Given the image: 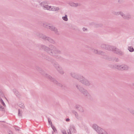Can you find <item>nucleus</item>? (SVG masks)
<instances>
[{
    "instance_id": "1",
    "label": "nucleus",
    "mask_w": 134,
    "mask_h": 134,
    "mask_svg": "<svg viewBox=\"0 0 134 134\" xmlns=\"http://www.w3.org/2000/svg\"><path fill=\"white\" fill-rule=\"evenodd\" d=\"M44 9H48L51 10L56 11L58 10L59 8H58L55 7H51L50 6L46 5L44 7Z\"/></svg>"
},
{
    "instance_id": "2",
    "label": "nucleus",
    "mask_w": 134,
    "mask_h": 134,
    "mask_svg": "<svg viewBox=\"0 0 134 134\" xmlns=\"http://www.w3.org/2000/svg\"><path fill=\"white\" fill-rule=\"evenodd\" d=\"M98 132L99 133L101 134H107L105 131L100 128L98 129Z\"/></svg>"
},
{
    "instance_id": "3",
    "label": "nucleus",
    "mask_w": 134,
    "mask_h": 134,
    "mask_svg": "<svg viewBox=\"0 0 134 134\" xmlns=\"http://www.w3.org/2000/svg\"><path fill=\"white\" fill-rule=\"evenodd\" d=\"M128 49L131 52H133L134 51V49L133 48L131 47H128Z\"/></svg>"
},
{
    "instance_id": "4",
    "label": "nucleus",
    "mask_w": 134,
    "mask_h": 134,
    "mask_svg": "<svg viewBox=\"0 0 134 134\" xmlns=\"http://www.w3.org/2000/svg\"><path fill=\"white\" fill-rule=\"evenodd\" d=\"M63 19L65 21H67L68 20V18L67 17V16L66 15H65L64 17H63Z\"/></svg>"
},
{
    "instance_id": "5",
    "label": "nucleus",
    "mask_w": 134,
    "mask_h": 134,
    "mask_svg": "<svg viewBox=\"0 0 134 134\" xmlns=\"http://www.w3.org/2000/svg\"><path fill=\"white\" fill-rule=\"evenodd\" d=\"M48 121L50 124L51 125V126H52V123L51 121V120L50 119H48Z\"/></svg>"
},
{
    "instance_id": "6",
    "label": "nucleus",
    "mask_w": 134,
    "mask_h": 134,
    "mask_svg": "<svg viewBox=\"0 0 134 134\" xmlns=\"http://www.w3.org/2000/svg\"><path fill=\"white\" fill-rule=\"evenodd\" d=\"M4 109V108L3 107H2L0 105V110H3Z\"/></svg>"
},
{
    "instance_id": "7",
    "label": "nucleus",
    "mask_w": 134,
    "mask_h": 134,
    "mask_svg": "<svg viewBox=\"0 0 134 134\" xmlns=\"http://www.w3.org/2000/svg\"><path fill=\"white\" fill-rule=\"evenodd\" d=\"M52 127L54 132H55L56 131V129H55V128L54 127V126H52Z\"/></svg>"
},
{
    "instance_id": "8",
    "label": "nucleus",
    "mask_w": 134,
    "mask_h": 134,
    "mask_svg": "<svg viewBox=\"0 0 134 134\" xmlns=\"http://www.w3.org/2000/svg\"><path fill=\"white\" fill-rule=\"evenodd\" d=\"M1 100L2 101V104H3V105L4 106H5V103H4V102L3 101L2 99H1Z\"/></svg>"
},
{
    "instance_id": "9",
    "label": "nucleus",
    "mask_w": 134,
    "mask_h": 134,
    "mask_svg": "<svg viewBox=\"0 0 134 134\" xmlns=\"http://www.w3.org/2000/svg\"><path fill=\"white\" fill-rule=\"evenodd\" d=\"M62 132L63 134H66V132L65 131H63Z\"/></svg>"
},
{
    "instance_id": "10",
    "label": "nucleus",
    "mask_w": 134,
    "mask_h": 134,
    "mask_svg": "<svg viewBox=\"0 0 134 134\" xmlns=\"http://www.w3.org/2000/svg\"><path fill=\"white\" fill-rule=\"evenodd\" d=\"M72 129L73 130H74V131L75 130H74V128H72L71 129V130H70V132H71V131H72Z\"/></svg>"
},
{
    "instance_id": "11",
    "label": "nucleus",
    "mask_w": 134,
    "mask_h": 134,
    "mask_svg": "<svg viewBox=\"0 0 134 134\" xmlns=\"http://www.w3.org/2000/svg\"><path fill=\"white\" fill-rule=\"evenodd\" d=\"M69 119H66V121H69Z\"/></svg>"
},
{
    "instance_id": "12",
    "label": "nucleus",
    "mask_w": 134,
    "mask_h": 134,
    "mask_svg": "<svg viewBox=\"0 0 134 134\" xmlns=\"http://www.w3.org/2000/svg\"><path fill=\"white\" fill-rule=\"evenodd\" d=\"M68 134H71L70 133H69V132H68Z\"/></svg>"
},
{
    "instance_id": "13",
    "label": "nucleus",
    "mask_w": 134,
    "mask_h": 134,
    "mask_svg": "<svg viewBox=\"0 0 134 134\" xmlns=\"http://www.w3.org/2000/svg\"><path fill=\"white\" fill-rule=\"evenodd\" d=\"M83 31H85V30H84V28H83Z\"/></svg>"
},
{
    "instance_id": "14",
    "label": "nucleus",
    "mask_w": 134,
    "mask_h": 134,
    "mask_svg": "<svg viewBox=\"0 0 134 134\" xmlns=\"http://www.w3.org/2000/svg\"><path fill=\"white\" fill-rule=\"evenodd\" d=\"M124 70H125V69H125V68H124Z\"/></svg>"
},
{
    "instance_id": "15",
    "label": "nucleus",
    "mask_w": 134,
    "mask_h": 134,
    "mask_svg": "<svg viewBox=\"0 0 134 134\" xmlns=\"http://www.w3.org/2000/svg\"><path fill=\"white\" fill-rule=\"evenodd\" d=\"M19 113H20V111H19Z\"/></svg>"
},
{
    "instance_id": "16",
    "label": "nucleus",
    "mask_w": 134,
    "mask_h": 134,
    "mask_svg": "<svg viewBox=\"0 0 134 134\" xmlns=\"http://www.w3.org/2000/svg\"><path fill=\"white\" fill-rule=\"evenodd\" d=\"M85 30H86V29H85Z\"/></svg>"
}]
</instances>
